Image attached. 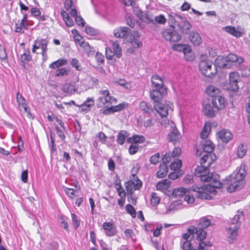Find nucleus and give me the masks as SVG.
<instances>
[{
	"label": "nucleus",
	"instance_id": "obj_8",
	"mask_svg": "<svg viewBox=\"0 0 250 250\" xmlns=\"http://www.w3.org/2000/svg\"><path fill=\"white\" fill-rule=\"evenodd\" d=\"M162 36L167 41L170 42H177L181 40V35L172 28L164 29L161 32Z\"/></svg>",
	"mask_w": 250,
	"mask_h": 250
},
{
	"label": "nucleus",
	"instance_id": "obj_36",
	"mask_svg": "<svg viewBox=\"0 0 250 250\" xmlns=\"http://www.w3.org/2000/svg\"><path fill=\"white\" fill-rule=\"evenodd\" d=\"M129 134L126 131H120L117 135V143L120 145H123L124 144L125 139L127 138Z\"/></svg>",
	"mask_w": 250,
	"mask_h": 250
},
{
	"label": "nucleus",
	"instance_id": "obj_23",
	"mask_svg": "<svg viewBox=\"0 0 250 250\" xmlns=\"http://www.w3.org/2000/svg\"><path fill=\"white\" fill-rule=\"evenodd\" d=\"M181 136L177 129L174 127H172V130L169 133L168 136V139L169 142H172L175 143L180 140Z\"/></svg>",
	"mask_w": 250,
	"mask_h": 250
},
{
	"label": "nucleus",
	"instance_id": "obj_29",
	"mask_svg": "<svg viewBox=\"0 0 250 250\" xmlns=\"http://www.w3.org/2000/svg\"><path fill=\"white\" fill-rule=\"evenodd\" d=\"M189 39L195 46H198L202 42V39L196 32L190 33L189 35Z\"/></svg>",
	"mask_w": 250,
	"mask_h": 250
},
{
	"label": "nucleus",
	"instance_id": "obj_55",
	"mask_svg": "<svg viewBox=\"0 0 250 250\" xmlns=\"http://www.w3.org/2000/svg\"><path fill=\"white\" fill-rule=\"evenodd\" d=\"M69 71L65 68H62L58 69L55 71V76L60 77L63 76L64 75H67L68 74Z\"/></svg>",
	"mask_w": 250,
	"mask_h": 250
},
{
	"label": "nucleus",
	"instance_id": "obj_40",
	"mask_svg": "<svg viewBox=\"0 0 250 250\" xmlns=\"http://www.w3.org/2000/svg\"><path fill=\"white\" fill-rule=\"evenodd\" d=\"M128 143H142L145 141V138L142 135H135L127 139Z\"/></svg>",
	"mask_w": 250,
	"mask_h": 250
},
{
	"label": "nucleus",
	"instance_id": "obj_25",
	"mask_svg": "<svg viewBox=\"0 0 250 250\" xmlns=\"http://www.w3.org/2000/svg\"><path fill=\"white\" fill-rule=\"evenodd\" d=\"M202 148L205 153H211L214 148V145L209 140H205L202 143Z\"/></svg>",
	"mask_w": 250,
	"mask_h": 250
},
{
	"label": "nucleus",
	"instance_id": "obj_28",
	"mask_svg": "<svg viewBox=\"0 0 250 250\" xmlns=\"http://www.w3.org/2000/svg\"><path fill=\"white\" fill-rule=\"evenodd\" d=\"M150 98L155 104H159L162 98V95L160 89L152 90L150 92Z\"/></svg>",
	"mask_w": 250,
	"mask_h": 250
},
{
	"label": "nucleus",
	"instance_id": "obj_37",
	"mask_svg": "<svg viewBox=\"0 0 250 250\" xmlns=\"http://www.w3.org/2000/svg\"><path fill=\"white\" fill-rule=\"evenodd\" d=\"M61 15L63 18V21L65 24L68 26L71 27L74 24V21L72 18L69 17L68 13L64 10L61 11Z\"/></svg>",
	"mask_w": 250,
	"mask_h": 250
},
{
	"label": "nucleus",
	"instance_id": "obj_10",
	"mask_svg": "<svg viewBox=\"0 0 250 250\" xmlns=\"http://www.w3.org/2000/svg\"><path fill=\"white\" fill-rule=\"evenodd\" d=\"M125 186L127 194L131 195L134 190L140 188L142 186V183L137 177L133 175L130 180L125 183Z\"/></svg>",
	"mask_w": 250,
	"mask_h": 250
},
{
	"label": "nucleus",
	"instance_id": "obj_41",
	"mask_svg": "<svg viewBox=\"0 0 250 250\" xmlns=\"http://www.w3.org/2000/svg\"><path fill=\"white\" fill-rule=\"evenodd\" d=\"M211 125L209 123H206L201 133L200 136L202 139H206L208 137L211 130Z\"/></svg>",
	"mask_w": 250,
	"mask_h": 250
},
{
	"label": "nucleus",
	"instance_id": "obj_62",
	"mask_svg": "<svg viewBox=\"0 0 250 250\" xmlns=\"http://www.w3.org/2000/svg\"><path fill=\"white\" fill-rule=\"evenodd\" d=\"M67 218L63 217H60L59 222L61 225V227L63 228L66 230H68V226L67 223Z\"/></svg>",
	"mask_w": 250,
	"mask_h": 250
},
{
	"label": "nucleus",
	"instance_id": "obj_51",
	"mask_svg": "<svg viewBox=\"0 0 250 250\" xmlns=\"http://www.w3.org/2000/svg\"><path fill=\"white\" fill-rule=\"evenodd\" d=\"M128 148V151L130 154L134 155L139 150V146L137 143H132Z\"/></svg>",
	"mask_w": 250,
	"mask_h": 250
},
{
	"label": "nucleus",
	"instance_id": "obj_34",
	"mask_svg": "<svg viewBox=\"0 0 250 250\" xmlns=\"http://www.w3.org/2000/svg\"><path fill=\"white\" fill-rule=\"evenodd\" d=\"M244 216L243 212L238 211L236 214L231 219L230 223L233 226L238 225L240 226V223L244 220Z\"/></svg>",
	"mask_w": 250,
	"mask_h": 250
},
{
	"label": "nucleus",
	"instance_id": "obj_16",
	"mask_svg": "<svg viewBox=\"0 0 250 250\" xmlns=\"http://www.w3.org/2000/svg\"><path fill=\"white\" fill-rule=\"evenodd\" d=\"M135 14L143 22L146 23H155L152 17L148 13H143L140 10H135Z\"/></svg>",
	"mask_w": 250,
	"mask_h": 250
},
{
	"label": "nucleus",
	"instance_id": "obj_49",
	"mask_svg": "<svg viewBox=\"0 0 250 250\" xmlns=\"http://www.w3.org/2000/svg\"><path fill=\"white\" fill-rule=\"evenodd\" d=\"M182 165V161L179 159L175 160L170 165V168L174 171H178Z\"/></svg>",
	"mask_w": 250,
	"mask_h": 250
},
{
	"label": "nucleus",
	"instance_id": "obj_15",
	"mask_svg": "<svg viewBox=\"0 0 250 250\" xmlns=\"http://www.w3.org/2000/svg\"><path fill=\"white\" fill-rule=\"evenodd\" d=\"M103 228L105 234L108 236L115 235L117 231L115 226L110 222H104L103 224Z\"/></svg>",
	"mask_w": 250,
	"mask_h": 250
},
{
	"label": "nucleus",
	"instance_id": "obj_63",
	"mask_svg": "<svg viewBox=\"0 0 250 250\" xmlns=\"http://www.w3.org/2000/svg\"><path fill=\"white\" fill-rule=\"evenodd\" d=\"M241 74L244 77L250 75V68L247 66H242L241 67Z\"/></svg>",
	"mask_w": 250,
	"mask_h": 250
},
{
	"label": "nucleus",
	"instance_id": "obj_30",
	"mask_svg": "<svg viewBox=\"0 0 250 250\" xmlns=\"http://www.w3.org/2000/svg\"><path fill=\"white\" fill-rule=\"evenodd\" d=\"M167 163H164L160 164L159 169L156 173L157 177L160 178H162L165 177L168 172V167L166 164Z\"/></svg>",
	"mask_w": 250,
	"mask_h": 250
},
{
	"label": "nucleus",
	"instance_id": "obj_42",
	"mask_svg": "<svg viewBox=\"0 0 250 250\" xmlns=\"http://www.w3.org/2000/svg\"><path fill=\"white\" fill-rule=\"evenodd\" d=\"M247 147L246 146L240 144L238 146L237 149V155L239 158H243L246 154Z\"/></svg>",
	"mask_w": 250,
	"mask_h": 250
},
{
	"label": "nucleus",
	"instance_id": "obj_53",
	"mask_svg": "<svg viewBox=\"0 0 250 250\" xmlns=\"http://www.w3.org/2000/svg\"><path fill=\"white\" fill-rule=\"evenodd\" d=\"M155 23L164 25L167 22V19L165 17V16L163 15H159L158 16H156L154 18V21Z\"/></svg>",
	"mask_w": 250,
	"mask_h": 250
},
{
	"label": "nucleus",
	"instance_id": "obj_44",
	"mask_svg": "<svg viewBox=\"0 0 250 250\" xmlns=\"http://www.w3.org/2000/svg\"><path fill=\"white\" fill-rule=\"evenodd\" d=\"M31 59V57L29 51H26L21 56V65L25 67V64L29 62Z\"/></svg>",
	"mask_w": 250,
	"mask_h": 250
},
{
	"label": "nucleus",
	"instance_id": "obj_58",
	"mask_svg": "<svg viewBox=\"0 0 250 250\" xmlns=\"http://www.w3.org/2000/svg\"><path fill=\"white\" fill-rule=\"evenodd\" d=\"M182 248L183 250H192L193 249L192 244L190 241H181Z\"/></svg>",
	"mask_w": 250,
	"mask_h": 250
},
{
	"label": "nucleus",
	"instance_id": "obj_18",
	"mask_svg": "<svg viewBox=\"0 0 250 250\" xmlns=\"http://www.w3.org/2000/svg\"><path fill=\"white\" fill-rule=\"evenodd\" d=\"M217 135L223 143H228L232 138L231 133L227 129H222L217 133Z\"/></svg>",
	"mask_w": 250,
	"mask_h": 250
},
{
	"label": "nucleus",
	"instance_id": "obj_59",
	"mask_svg": "<svg viewBox=\"0 0 250 250\" xmlns=\"http://www.w3.org/2000/svg\"><path fill=\"white\" fill-rule=\"evenodd\" d=\"M63 189L65 193L69 198H73L75 197V191L73 189L67 187H64Z\"/></svg>",
	"mask_w": 250,
	"mask_h": 250
},
{
	"label": "nucleus",
	"instance_id": "obj_1",
	"mask_svg": "<svg viewBox=\"0 0 250 250\" xmlns=\"http://www.w3.org/2000/svg\"><path fill=\"white\" fill-rule=\"evenodd\" d=\"M100 97L97 99V106L104 108L102 113L104 115L113 114L123 110L125 106V103L113 105L117 103L116 98L110 96L107 90H101L99 92Z\"/></svg>",
	"mask_w": 250,
	"mask_h": 250
},
{
	"label": "nucleus",
	"instance_id": "obj_57",
	"mask_svg": "<svg viewBox=\"0 0 250 250\" xmlns=\"http://www.w3.org/2000/svg\"><path fill=\"white\" fill-rule=\"evenodd\" d=\"M125 209L127 212L130 214L133 218H135L136 217V211L134 208L131 205H126Z\"/></svg>",
	"mask_w": 250,
	"mask_h": 250
},
{
	"label": "nucleus",
	"instance_id": "obj_45",
	"mask_svg": "<svg viewBox=\"0 0 250 250\" xmlns=\"http://www.w3.org/2000/svg\"><path fill=\"white\" fill-rule=\"evenodd\" d=\"M116 189L118 191V195L122 198L125 197V192L122 187L120 180H116L115 183Z\"/></svg>",
	"mask_w": 250,
	"mask_h": 250
},
{
	"label": "nucleus",
	"instance_id": "obj_20",
	"mask_svg": "<svg viewBox=\"0 0 250 250\" xmlns=\"http://www.w3.org/2000/svg\"><path fill=\"white\" fill-rule=\"evenodd\" d=\"M129 31L128 27L121 26L114 30V35L116 38H124L127 36Z\"/></svg>",
	"mask_w": 250,
	"mask_h": 250
},
{
	"label": "nucleus",
	"instance_id": "obj_52",
	"mask_svg": "<svg viewBox=\"0 0 250 250\" xmlns=\"http://www.w3.org/2000/svg\"><path fill=\"white\" fill-rule=\"evenodd\" d=\"M62 90L65 93H71L73 91V86L69 83H65L62 86Z\"/></svg>",
	"mask_w": 250,
	"mask_h": 250
},
{
	"label": "nucleus",
	"instance_id": "obj_19",
	"mask_svg": "<svg viewBox=\"0 0 250 250\" xmlns=\"http://www.w3.org/2000/svg\"><path fill=\"white\" fill-rule=\"evenodd\" d=\"M181 153V150L179 147H175L172 152H169L166 153L163 158V161L164 163H169L171 158H175L178 156Z\"/></svg>",
	"mask_w": 250,
	"mask_h": 250
},
{
	"label": "nucleus",
	"instance_id": "obj_32",
	"mask_svg": "<svg viewBox=\"0 0 250 250\" xmlns=\"http://www.w3.org/2000/svg\"><path fill=\"white\" fill-rule=\"evenodd\" d=\"M170 185V182L168 180L164 179L157 184L156 188L158 190L166 191L169 188Z\"/></svg>",
	"mask_w": 250,
	"mask_h": 250
},
{
	"label": "nucleus",
	"instance_id": "obj_5",
	"mask_svg": "<svg viewBox=\"0 0 250 250\" xmlns=\"http://www.w3.org/2000/svg\"><path fill=\"white\" fill-rule=\"evenodd\" d=\"M188 230L194 234H197V239L199 242L198 249L201 250H208V247H210L211 244L209 241H204L206 238L207 233L204 229L191 226L188 229Z\"/></svg>",
	"mask_w": 250,
	"mask_h": 250
},
{
	"label": "nucleus",
	"instance_id": "obj_43",
	"mask_svg": "<svg viewBox=\"0 0 250 250\" xmlns=\"http://www.w3.org/2000/svg\"><path fill=\"white\" fill-rule=\"evenodd\" d=\"M184 54V57L186 60L188 61H192L195 59V56L193 52L192 51V50L190 47L189 46L187 48V50L184 51L183 53Z\"/></svg>",
	"mask_w": 250,
	"mask_h": 250
},
{
	"label": "nucleus",
	"instance_id": "obj_50",
	"mask_svg": "<svg viewBox=\"0 0 250 250\" xmlns=\"http://www.w3.org/2000/svg\"><path fill=\"white\" fill-rule=\"evenodd\" d=\"M211 224L210 221L206 218H204L202 220H200V222L198 224V228H201L203 229L204 228H206L208 227Z\"/></svg>",
	"mask_w": 250,
	"mask_h": 250
},
{
	"label": "nucleus",
	"instance_id": "obj_21",
	"mask_svg": "<svg viewBox=\"0 0 250 250\" xmlns=\"http://www.w3.org/2000/svg\"><path fill=\"white\" fill-rule=\"evenodd\" d=\"M213 161L212 153H205L200 160V167H208Z\"/></svg>",
	"mask_w": 250,
	"mask_h": 250
},
{
	"label": "nucleus",
	"instance_id": "obj_17",
	"mask_svg": "<svg viewBox=\"0 0 250 250\" xmlns=\"http://www.w3.org/2000/svg\"><path fill=\"white\" fill-rule=\"evenodd\" d=\"M16 99L20 110H23L25 112L29 113V109L27 106L25 99L19 92L17 93Z\"/></svg>",
	"mask_w": 250,
	"mask_h": 250
},
{
	"label": "nucleus",
	"instance_id": "obj_27",
	"mask_svg": "<svg viewBox=\"0 0 250 250\" xmlns=\"http://www.w3.org/2000/svg\"><path fill=\"white\" fill-rule=\"evenodd\" d=\"M151 83L153 86L158 89L162 88L164 86V82L162 79L158 75L152 76Z\"/></svg>",
	"mask_w": 250,
	"mask_h": 250
},
{
	"label": "nucleus",
	"instance_id": "obj_11",
	"mask_svg": "<svg viewBox=\"0 0 250 250\" xmlns=\"http://www.w3.org/2000/svg\"><path fill=\"white\" fill-rule=\"evenodd\" d=\"M239 226L235 225L230 226L226 229V236L228 241L229 243L232 244L234 243L236 240L238 234V229Z\"/></svg>",
	"mask_w": 250,
	"mask_h": 250
},
{
	"label": "nucleus",
	"instance_id": "obj_56",
	"mask_svg": "<svg viewBox=\"0 0 250 250\" xmlns=\"http://www.w3.org/2000/svg\"><path fill=\"white\" fill-rule=\"evenodd\" d=\"M160 159V156L159 153H156L151 156L149 159V161L151 164L156 165L158 164Z\"/></svg>",
	"mask_w": 250,
	"mask_h": 250
},
{
	"label": "nucleus",
	"instance_id": "obj_9",
	"mask_svg": "<svg viewBox=\"0 0 250 250\" xmlns=\"http://www.w3.org/2000/svg\"><path fill=\"white\" fill-rule=\"evenodd\" d=\"M229 86L225 88L231 91H237L239 89L238 83L241 80L239 73L235 71L231 72L229 73Z\"/></svg>",
	"mask_w": 250,
	"mask_h": 250
},
{
	"label": "nucleus",
	"instance_id": "obj_38",
	"mask_svg": "<svg viewBox=\"0 0 250 250\" xmlns=\"http://www.w3.org/2000/svg\"><path fill=\"white\" fill-rule=\"evenodd\" d=\"M140 108L147 113H150L153 111V108L150 104L145 101H142L139 104Z\"/></svg>",
	"mask_w": 250,
	"mask_h": 250
},
{
	"label": "nucleus",
	"instance_id": "obj_35",
	"mask_svg": "<svg viewBox=\"0 0 250 250\" xmlns=\"http://www.w3.org/2000/svg\"><path fill=\"white\" fill-rule=\"evenodd\" d=\"M68 61L66 59H61L57 60L56 61L52 62L49 64V68L51 69H56L63 65H65L67 64Z\"/></svg>",
	"mask_w": 250,
	"mask_h": 250
},
{
	"label": "nucleus",
	"instance_id": "obj_64",
	"mask_svg": "<svg viewBox=\"0 0 250 250\" xmlns=\"http://www.w3.org/2000/svg\"><path fill=\"white\" fill-rule=\"evenodd\" d=\"M181 205V203L180 201L173 202L172 203L170 204L169 206V209L171 210L178 209L180 208Z\"/></svg>",
	"mask_w": 250,
	"mask_h": 250
},
{
	"label": "nucleus",
	"instance_id": "obj_46",
	"mask_svg": "<svg viewBox=\"0 0 250 250\" xmlns=\"http://www.w3.org/2000/svg\"><path fill=\"white\" fill-rule=\"evenodd\" d=\"M160 198L155 192H152L151 194L150 203L152 206H156L160 202Z\"/></svg>",
	"mask_w": 250,
	"mask_h": 250
},
{
	"label": "nucleus",
	"instance_id": "obj_24",
	"mask_svg": "<svg viewBox=\"0 0 250 250\" xmlns=\"http://www.w3.org/2000/svg\"><path fill=\"white\" fill-rule=\"evenodd\" d=\"M223 29L236 38H240L244 34L242 31L237 30L235 27L232 26H225L223 28Z\"/></svg>",
	"mask_w": 250,
	"mask_h": 250
},
{
	"label": "nucleus",
	"instance_id": "obj_31",
	"mask_svg": "<svg viewBox=\"0 0 250 250\" xmlns=\"http://www.w3.org/2000/svg\"><path fill=\"white\" fill-rule=\"evenodd\" d=\"M203 111L205 114L209 117L214 116V112L212 107L209 103L204 102L203 104Z\"/></svg>",
	"mask_w": 250,
	"mask_h": 250
},
{
	"label": "nucleus",
	"instance_id": "obj_6",
	"mask_svg": "<svg viewBox=\"0 0 250 250\" xmlns=\"http://www.w3.org/2000/svg\"><path fill=\"white\" fill-rule=\"evenodd\" d=\"M244 62L242 57H238L235 54L231 53L226 57H219L215 61L216 63L221 68H229L232 63L237 62L241 64Z\"/></svg>",
	"mask_w": 250,
	"mask_h": 250
},
{
	"label": "nucleus",
	"instance_id": "obj_4",
	"mask_svg": "<svg viewBox=\"0 0 250 250\" xmlns=\"http://www.w3.org/2000/svg\"><path fill=\"white\" fill-rule=\"evenodd\" d=\"M205 57L203 55L201 56V60L199 63V70L203 75L212 78L217 73V68L212 61Z\"/></svg>",
	"mask_w": 250,
	"mask_h": 250
},
{
	"label": "nucleus",
	"instance_id": "obj_54",
	"mask_svg": "<svg viewBox=\"0 0 250 250\" xmlns=\"http://www.w3.org/2000/svg\"><path fill=\"white\" fill-rule=\"evenodd\" d=\"M193 238L194 233H192L188 230V232L183 234L181 241H191Z\"/></svg>",
	"mask_w": 250,
	"mask_h": 250
},
{
	"label": "nucleus",
	"instance_id": "obj_61",
	"mask_svg": "<svg viewBox=\"0 0 250 250\" xmlns=\"http://www.w3.org/2000/svg\"><path fill=\"white\" fill-rule=\"evenodd\" d=\"M35 42L41 49L47 46L48 42L45 39L37 40Z\"/></svg>",
	"mask_w": 250,
	"mask_h": 250
},
{
	"label": "nucleus",
	"instance_id": "obj_39",
	"mask_svg": "<svg viewBox=\"0 0 250 250\" xmlns=\"http://www.w3.org/2000/svg\"><path fill=\"white\" fill-rule=\"evenodd\" d=\"M188 191L184 188H179L174 189L173 191V195L176 197H182L185 196Z\"/></svg>",
	"mask_w": 250,
	"mask_h": 250
},
{
	"label": "nucleus",
	"instance_id": "obj_47",
	"mask_svg": "<svg viewBox=\"0 0 250 250\" xmlns=\"http://www.w3.org/2000/svg\"><path fill=\"white\" fill-rule=\"evenodd\" d=\"M188 46V45L185 44H175L172 46V49L175 51L184 53Z\"/></svg>",
	"mask_w": 250,
	"mask_h": 250
},
{
	"label": "nucleus",
	"instance_id": "obj_12",
	"mask_svg": "<svg viewBox=\"0 0 250 250\" xmlns=\"http://www.w3.org/2000/svg\"><path fill=\"white\" fill-rule=\"evenodd\" d=\"M154 108L162 117H166L169 110H173V104L169 103L167 104H155Z\"/></svg>",
	"mask_w": 250,
	"mask_h": 250
},
{
	"label": "nucleus",
	"instance_id": "obj_48",
	"mask_svg": "<svg viewBox=\"0 0 250 250\" xmlns=\"http://www.w3.org/2000/svg\"><path fill=\"white\" fill-rule=\"evenodd\" d=\"M113 49L114 54L118 58H120L122 56L121 48L117 42H114L112 43Z\"/></svg>",
	"mask_w": 250,
	"mask_h": 250
},
{
	"label": "nucleus",
	"instance_id": "obj_26",
	"mask_svg": "<svg viewBox=\"0 0 250 250\" xmlns=\"http://www.w3.org/2000/svg\"><path fill=\"white\" fill-rule=\"evenodd\" d=\"M206 92L208 95L212 97V98L220 95V90L212 85H209L206 88Z\"/></svg>",
	"mask_w": 250,
	"mask_h": 250
},
{
	"label": "nucleus",
	"instance_id": "obj_22",
	"mask_svg": "<svg viewBox=\"0 0 250 250\" xmlns=\"http://www.w3.org/2000/svg\"><path fill=\"white\" fill-rule=\"evenodd\" d=\"M140 35L138 32H134L130 39V43L132 46L136 49L142 46V42L140 40Z\"/></svg>",
	"mask_w": 250,
	"mask_h": 250
},
{
	"label": "nucleus",
	"instance_id": "obj_3",
	"mask_svg": "<svg viewBox=\"0 0 250 250\" xmlns=\"http://www.w3.org/2000/svg\"><path fill=\"white\" fill-rule=\"evenodd\" d=\"M246 174L245 166L241 165L238 171L231 174L229 178L227 179L229 182L227 187L228 191L232 192L242 188L245 185L244 179Z\"/></svg>",
	"mask_w": 250,
	"mask_h": 250
},
{
	"label": "nucleus",
	"instance_id": "obj_7",
	"mask_svg": "<svg viewBox=\"0 0 250 250\" xmlns=\"http://www.w3.org/2000/svg\"><path fill=\"white\" fill-rule=\"evenodd\" d=\"M175 25L177 26L182 33L187 34L189 33L192 26L187 19L177 14L170 15Z\"/></svg>",
	"mask_w": 250,
	"mask_h": 250
},
{
	"label": "nucleus",
	"instance_id": "obj_60",
	"mask_svg": "<svg viewBox=\"0 0 250 250\" xmlns=\"http://www.w3.org/2000/svg\"><path fill=\"white\" fill-rule=\"evenodd\" d=\"M71 65L72 66V67L75 68L78 71H81L82 69L79 61L76 58H73L72 59L71 62Z\"/></svg>",
	"mask_w": 250,
	"mask_h": 250
},
{
	"label": "nucleus",
	"instance_id": "obj_13",
	"mask_svg": "<svg viewBox=\"0 0 250 250\" xmlns=\"http://www.w3.org/2000/svg\"><path fill=\"white\" fill-rule=\"evenodd\" d=\"M210 188L208 186V185L201 187L195 186L193 188V190L196 192L195 196L201 199H210V196L207 192L208 189Z\"/></svg>",
	"mask_w": 250,
	"mask_h": 250
},
{
	"label": "nucleus",
	"instance_id": "obj_14",
	"mask_svg": "<svg viewBox=\"0 0 250 250\" xmlns=\"http://www.w3.org/2000/svg\"><path fill=\"white\" fill-rule=\"evenodd\" d=\"M212 103L213 106L218 110L224 109L227 104L225 98L221 95L212 98Z\"/></svg>",
	"mask_w": 250,
	"mask_h": 250
},
{
	"label": "nucleus",
	"instance_id": "obj_33",
	"mask_svg": "<svg viewBox=\"0 0 250 250\" xmlns=\"http://www.w3.org/2000/svg\"><path fill=\"white\" fill-rule=\"evenodd\" d=\"M94 99L93 98H89L80 105V108L82 111H88L90 110L91 106L94 105Z\"/></svg>",
	"mask_w": 250,
	"mask_h": 250
},
{
	"label": "nucleus",
	"instance_id": "obj_2",
	"mask_svg": "<svg viewBox=\"0 0 250 250\" xmlns=\"http://www.w3.org/2000/svg\"><path fill=\"white\" fill-rule=\"evenodd\" d=\"M195 175L199 177L201 181L204 182H208V186L213 189L210 192H214V188H220L222 187V184L217 179V176H214L212 173L209 171L208 167L198 166L195 169Z\"/></svg>",
	"mask_w": 250,
	"mask_h": 250
}]
</instances>
